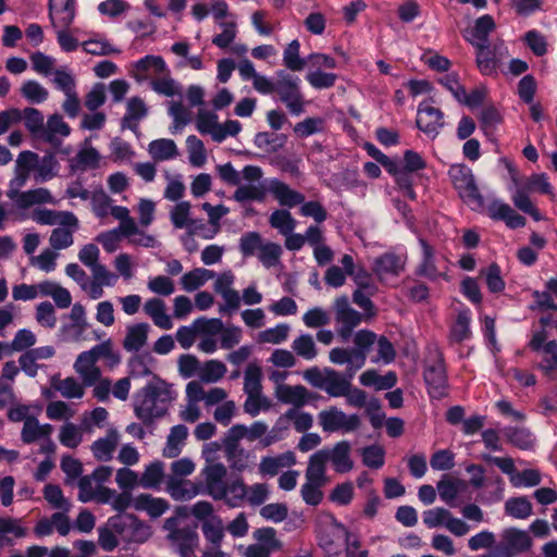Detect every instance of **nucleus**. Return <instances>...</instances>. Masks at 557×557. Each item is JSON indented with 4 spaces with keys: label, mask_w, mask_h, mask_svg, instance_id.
<instances>
[{
    "label": "nucleus",
    "mask_w": 557,
    "mask_h": 557,
    "mask_svg": "<svg viewBox=\"0 0 557 557\" xmlns=\"http://www.w3.org/2000/svg\"><path fill=\"white\" fill-rule=\"evenodd\" d=\"M215 273L205 268H196L186 272L181 277L182 288L186 292H194L205 285L209 280L213 278Z\"/></svg>",
    "instance_id": "47"
},
{
    "label": "nucleus",
    "mask_w": 557,
    "mask_h": 557,
    "mask_svg": "<svg viewBox=\"0 0 557 557\" xmlns=\"http://www.w3.org/2000/svg\"><path fill=\"white\" fill-rule=\"evenodd\" d=\"M150 325L147 322L133 323L126 326L123 348L128 352H137L147 345Z\"/></svg>",
    "instance_id": "23"
},
{
    "label": "nucleus",
    "mask_w": 557,
    "mask_h": 557,
    "mask_svg": "<svg viewBox=\"0 0 557 557\" xmlns=\"http://www.w3.org/2000/svg\"><path fill=\"white\" fill-rule=\"evenodd\" d=\"M487 212L490 218L504 221L510 228H519L525 225V219L500 200L492 201L487 207Z\"/></svg>",
    "instance_id": "24"
},
{
    "label": "nucleus",
    "mask_w": 557,
    "mask_h": 557,
    "mask_svg": "<svg viewBox=\"0 0 557 557\" xmlns=\"http://www.w3.org/2000/svg\"><path fill=\"white\" fill-rule=\"evenodd\" d=\"M326 463L325 457L320 450L312 454L309 457L305 471V480L327 484L329 479L326 476Z\"/></svg>",
    "instance_id": "38"
},
{
    "label": "nucleus",
    "mask_w": 557,
    "mask_h": 557,
    "mask_svg": "<svg viewBox=\"0 0 557 557\" xmlns=\"http://www.w3.org/2000/svg\"><path fill=\"white\" fill-rule=\"evenodd\" d=\"M37 159L38 154L33 151L24 150L20 152L15 161L14 177L9 185L22 188L26 184L30 172H36Z\"/></svg>",
    "instance_id": "20"
},
{
    "label": "nucleus",
    "mask_w": 557,
    "mask_h": 557,
    "mask_svg": "<svg viewBox=\"0 0 557 557\" xmlns=\"http://www.w3.org/2000/svg\"><path fill=\"white\" fill-rule=\"evenodd\" d=\"M83 352L89 355V357L96 362L99 359L107 360L110 367L116 366L121 360L120 355L114 351L113 344L110 339H107L101 344L94 346L91 349Z\"/></svg>",
    "instance_id": "57"
},
{
    "label": "nucleus",
    "mask_w": 557,
    "mask_h": 557,
    "mask_svg": "<svg viewBox=\"0 0 557 557\" xmlns=\"http://www.w3.org/2000/svg\"><path fill=\"white\" fill-rule=\"evenodd\" d=\"M513 182L517 185L511 196V200L515 207L518 208L520 211L530 214L535 221H540L542 216L529 196V194L532 191L529 188H527V186L523 183L521 185H518L516 180H513Z\"/></svg>",
    "instance_id": "43"
},
{
    "label": "nucleus",
    "mask_w": 557,
    "mask_h": 557,
    "mask_svg": "<svg viewBox=\"0 0 557 557\" xmlns=\"http://www.w3.org/2000/svg\"><path fill=\"white\" fill-rule=\"evenodd\" d=\"M20 189L21 188H15L14 186L9 185V189L7 191V196L20 209H27L35 205L57 203V200L54 199L50 190L47 188L39 187L26 191H21Z\"/></svg>",
    "instance_id": "12"
},
{
    "label": "nucleus",
    "mask_w": 557,
    "mask_h": 557,
    "mask_svg": "<svg viewBox=\"0 0 557 557\" xmlns=\"http://www.w3.org/2000/svg\"><path fill=\"white\" fill-rule=\"evenodd\" d=\"M494 29H495L494 18L491 15L485 14L475 21L473 28L466 36V39L473 47L487 45L488 35Z\"/></svg>",
    "instance_id": "35"
},
{
    "label": "nucleus",
    "mask_w": 557,
    "mask_h": 557,
    "mask_svg": "<svg viewBox=\"0 0 557 557\" xmlns=\"http://www.w3.org/2000/svg\"><path fill=\"white\" fill-rule=\"evenodd\" d=\"M205 476V483L208 494L216 499L221 500L225 498V476L227 474V468L222 463L206 465L202 469Z\"/></svg>",
    "instance_id": "14"
},
{
    "label": "nucleus",
    "mask_w": 557,
    "mask_h": 557,
    "mask_svg": "<svg viewBox=\"0 0 557 557\" xmlns=\"http://www.w3.org/2000/svg\"><path fill=\"white\" fill-rule=\"evenodd\" d=\"M227 372L226 366L216 359H211L201 364L199 380L203 383H216Z\"/></svg>",
    "instance_id": "56"
},
{
    "label": "nucleus",
    "mask_w": 557,
    "mask_h": 557,
    "mask_svg": "<svg viewBox=\"0 0 557 557\" xmlns=\"http://www.w3.org/2000/svg\"><path fill=\"white\" fill-rule=\"evenodd\" d=\"M475 48V63L481 74L496 76L498 67L508 58L509 51L503 40L495 41L492 46L484 45Z\"/></svg>",
    "instance_id": "5"
},
{
    "label": "nucleus",
    "mask_w": 557,
    "mask_h": 557,
    "mask_svg": "<svg viewBox=\"0 0 557 557\" xmlns=\"http://www.w3.org/2000/svg\"><path fill=\"white\" fill-rule=\"evenodd\" d=\"M296 465V456L288 450L276 456H264L261 458L258 471L261 476H275L283 468Z\"/></svg>",
    "instance_id": "21"
},
{
    "label": "nucleus",
    "mask_w": 557,
    "mask_h": 557,
    "mask_svg": "<svg viewBox=\"0 0 557 557\" xmlns=\"http://www.w3.org/2000/svg\"><path fill=\"white\" fill-rule=\"evenodd\" d=\"M84 386L83 382H78L73 376L52 381V387L59 392L62 397L67 399H81L85 394Z\"/></svg>",
    "instance_id": "49"
},
{
    "label": "nucleus",
    "mask_w": 557,
    "mask_h": 557,
    "mask_svg": "<svg viewBox=\"0 0 557 557\" xmlns=\"http://www.w3.org/2000/svg\"><path fill=\"white\" fill-rule=\"evenodd\" d=\"M143 310L145 314L151 319L153 324L161 330H171L173 321L168 314L166 304L159 297H151L144 302Z\"/></svg>",
    "instance_id": "22"
},
{
    "label": "nucleus",
    "mask_w": 557,
    "mask_h": 557,
    "mask_svg": "<svg viewBox=\"0 0 557 557\" xmlns=\"http://www.w3.org/2000/svg\"><path fill=\"white\" fill-rule=\"evenodd\" d=\"M73 367L85 386H91L100 379V368L87 354L81 352Z\"/></svg>",
    "instance_id": "28"
},
{
    "label": "nucleus",
    "mask_w": 557,
    "mask_h": 557,
    "mask_svg": "<svg viewBox=\"0 0 557 557\" xmlns=\"http://www.w3.org/2000/svg\"><path fill=\"white\" fill-rule=\"evenodd\" d=\"M268 191V187L265 188L261 184H246L240 185L235 190L233 198L237 202H246V201H263Z\"/></svg>",
    "instance_id": "61"
},
{
    "label": "nucleus",
    "mask_w": 557,
    "mask_h": 557,
    "mask_svg": "<svg viewBox=\"0 0 557 557\" xmlns=\"http://www.w3.org/2000/svg\"><path fill=\"white\" fill-rule=\"evenodd\" d=\"M79 222L76 218V225L59 224L51 231L49 244L53 250H63L74 243L73 234L78 230Z\"/></svg>",
    "instance_id": "37"
},
{
    "label": "nucleus",
    "mask_w": 557,
    "mask_h": 557,
    "mask_svg": "<svg viewBox=\"0 0 557 557\" xmlns=\"http://www.w3.org/2000/svg\"><path fill=\"white\" fill-rule=\"evenodd\" d=\"M133 507L136 510L146 511L152 518H158L169 509V503L163 498L140 494L134 498Z\"/></svg>",
    "instance_id": "36"
},
{
    "label": "nucleus",
    "mask_w": 557,
    "mask_h": 557,
    "mask_svg": "<svg viewBox=\"0 0 557 557\" xmlns=\"http://www.w3.org/2000/svg\"><path fill=\"white\" fill-rule=\"evenodd\" d=\"M53 432V426L49 423L41 424L36 417L28 419L23 424L21 431V441L24 444H32L42 438H48Z\"/></svg>",
    "instance_id": "31"
},
{
    "label": "nucleus",
    "mask_w": 557,
    "mask_h": 557,
    "mask_svg": "<svg viewBox=\"0 0 557 557\" xmlns=\"http://www.w3.org/2000/svg\"><path fill=\"white\" fill-rule=\"evenodd\" d=\"M92 280L90 281V299H99L103 296L104 287H112L117 281V275L111 272L104 264L97 263L90 268Z\"/></svg>",
    "instance_id": "18"
},
{
    "label": "nucleus",
    "mask_w": 557,
    "mask_h": 557,
    "mask_svg": "<svg viewBox=\"0 0 557 557\" xmlns=\"http://www.w3.org/2000/svg\"><path fill=\"white\" fill-rule=\"evenodd\" d=\"M283 248L280 244L265 240L259 250L257 258L267 269L275 268L281 263Z\"/></svg>",
    "instance_id": "53"
},
{
    "label": "nucleus",
    "mask_w": 557,
    "mask_h": 557,
    "mask_svg": "<svg viewBox=\"0 0 557 557\" xmlns=\"http://www.w3.org/2000/svg\"><path fill=\"white\" fill-rule=\"evenodd\" d=\"M423 523L429 528L445 527V529L457 537L465 536L470 531V525L462 519L456 518L443 507H435L423 512Z\"/></svg>",
    "instance_id": "9"
},
{
    "label": "nucleus",
    "mask_w": 557,
    "mask_h": 557,
    "mask_svg": "<svg viewBox=\"0 0 557 557\" xmlns=\"http://www.w3.org/2000/svg\"><path fill=\"white\" fill-rule=\"evenodd\" d=\"M188 436V429L184 424L174 425L168 435L162 455L166 458H175L181 451Z\"/></svg>",
    "instance_id": "40"
},
{
    "label": "nucleus",
    "mask_w": 557,
    "mask_h": 557,
    "mask_svg": "<svg viewBox=\"0 0 557 557\" xmlns=\"http://www.w3.org/2000/svg\"><path fill=\"white\" fill-rule=\"evenodd\" d=\"M275 397L284 404L293 405L299 409L306 405L310 397L309 391L302 385L278 384L275 387Z\"/></svg>",
    "instance_id": "26"
},
{
    "label": "nucleus",
    "mask_w": 557,
    "mask_h": 557,
    "mask_svg": "<svg viewBox=\"0 0 557 557\" xmlns=\"http://www.w3.org/2000/svg\"><path fill=\"white\" fill-rule=\"evenodd\" d=\"M201 530L205 539L214 547H220L224 537L223 521L220 517H211L202 522Z\"/></svg>",
    "instance_id": "54"
},
{
    "label": "nucleus",
    "mask_w": 557,
    "mask_h": 557,
    "mask_svg": "<svg viewBox=\"0 0 557 557\" xmlns=\"http://www.w3.org/2000/svg\"><path fill=\"white\" fill-rule=\"evenodd\" d=\"M532 546V537L524 530L507 528L500 534V542L496 547L498 557H516L528 552Z\"/></svg>",
    "instance_id": "10"
},
{
    "label": "nucleus",
    "mask_w": 557,
    "mask_h": 557,
    "mask_svg": "<svg viewBox=\"0 0 557 557\" xmlns=\"http://www.w3.org/2000/svg\"><path fill=\"white\" fill-rule=\"evenodd\" d=\"M153 91L166 97H173L181 94V86L172 78L171 72L166 66L164 72H160L150 81Z\"/></svg>",
    "instance_id": "45"
},
{
    "label": "nucleus",
    "mask_w": 557,
    "mask_h": 557,
    "mask_svg": "<svg viewBox=\"0 0 557 557\" xmlns=\"http://www.w3.org/2000/svg\"><path fill=\"white\" fill-rule=\"evenodd\" d=\"M109 523L126 542L144 543L151 536L150 528L133 515L114 517Z\"/></svg>",
    "instance_id": "11"
},
{
    "label": "nucleus",
    "mask_w": 557,
    "mask_h": 557,
    "mask_svg": "<svg viewBox=\"0 0 557 557\" xmlns=\"http://www.w3.org/2000/svg\"><path fill=\"white\" fill-rule=\"evenodd\" d=\"M52 26L70 27L75 16L74 0H49Z\"/></svg>",
    "instance_id": "25"
},
{
    "label": "nucleus",
    "mask_w": 557,
    "mask_h": 557,
    "mask_svg": "<svg viewBox=\"0 0 557 557\" xmlns=\"http://www.w3.org/2000/svg\"><path fill=\"white\" fill-rule=\"evenodd\" d=\"M190 208L191 205L189 201H181L176 203L170 212V219L175 228H191L196 223L195 220L190 219Z\"/></svg>",
    "instance_id": "60"
},
{
    "label": "nucleus",
    "mask_w": 557,
    "mask_h": 557,
    "mask_svg": "<svg viewBox=\"0 0 557 557\" xmlns=\"http://www.w3.org/2000/svg\"><path fill=\"white\" fill-rule=\"evenodd\" d=\"M248 486L242 478H237L225 485L226 504L231 507H237L247 496Z\"/></svg>",
    "instance_id": "64"
},
{
    "label": "nucleus",
    "mask_w": 557,
    "mask_h": 557,
    "mask_svg": "<svg viewBox=\"0 0 557 557\" xmlns=\"http://www.w3.org/2000/svg\"><path fill=\"white\" fill-rule=\"evenodd\" d=\"M59 162L53 153H48L41 159L38 157L35 178L39 182H46L58 174Z\"/></svg>",
    "instance_id": "58"
},
{
    "label": "nucleus",
    "mask_w": 557,
    "mask_h": 557,
    "mask_svg": "<svg viewBox=\"0 0 557 557\" xmlns=\"http://www.w3.org/2000/svg\"><path fill=\"white\" fill-rule=\"evenodd\" d=\"M262 370L261 367L255 362L247 366L244 373V392L246 395L262 393Z\"/></svg>",
    "instance_id": "55"
},
{
    "label": "nucleus",
    "mask_w": 557,
    "mask_h": 557,
    "mask_svg": "<svg viewBox=\"0 0 557 557\" xmlns=\"http://www.w3.org/2000/svg\"><path fill=\"white\" fill-rule=\"evenodd\" d=\"M269 224L284 236L295 231L297 221L288 210L276 209L270 214Z\"/></svg>",
    "instance_id": "50"
},
{
    "label": "nucleus",
    "mask_w": 557,
    "mask_h": 557,
    "mask_svg": "<svg viewBox=\"0 0 557 557\" xmlns=\"http://www.w3.org/2000/svg\"><path fill=\"white\" fill-rule=\"evenodd\" d=\"M470 322V311H459L456 321L450 327L449 342L453 344H459L466 339H469L471 336Z\"/></svg>",
    "instance_id": "48"
},
{
    "label": "nucleus",
    "mask_w": 557,
    "mask_h": 557,
    "mask_svg": "<svg viewBox=\"0 0 557 557\" xmlns=\"http://www.w3.org/2000/svg\"><path fill=\"white\" fill-rule=\"evenodd\" d=\"M304 379L314 388L324 391L330 397H342L346 394L354 374L341 373L332 368L312 367L304 371Z\"/></svg>",
    "instance_id": "2"
},
{
    "label": "nucleus",
    "mask_w": 557,
    "mask_h": 557,
    "mask_svg": "<svg viewBox=\"0 0 557 557\" xmlns=\"http://www.w3.org/2000/svg\"><path fill=\"white\" fill-rule=\"evenodd\" d=\"M269 425L263 421H255L250 426H246V440L255 442L260 440L263 447H269L280 438L274 433H268Z\"/></svg>",
    "instance_id": "51"
},
{
    "label": "nucleus",
    "mask_w": 557,
    "mask_h": 557,
    "mask_svg": "<svg viewBox=\"0 0 557 557\" xmlns=\"http://www.w3.org/2000/svg\"><path fill=\"white\" fill-rule=\"evenodd\" d=\"M420 246L422 248V260L419 267L417 268V274L420 276H424L431 281H435L445 274L440 272L435 265V257L434 249L428 242L423 238L419 239Z\"/></svg>",
    "instance_id": "32"
},
{
    "label": "nucleus",
    "mask_w": 557,
    "mask_h": 557,
    "mask_svg": "<svg viewBox=\"0 0 557 557\" xmlns=\"http://www.w3.org/2000/svg\"><path fill=\"white\" fill-rule=\"evenodd\" d=\"M230 468L236 472H245L252 468V456L243 446L224 449Z\"/></svg>",
    "instance_id": "44"
},
{
    "label": "nucleus",
    "mask_w": 557,
    "mask_h": 557,
    "mask_svg": "<svg viewBox=\"0 0 557 557\" xmlns=\"http://www.w3.org/2000/svg\"><path fill=\"white\" fill-rule=\"evenodd\" d=\"M292 349L296 356L308 361L315 359L319 355L313 336L308 333H302L295 337L292 343Z\"/></svg>",
    "instance_id": "46"
},
{
    "label": "nucleus",
    "mask_w": 557,
    "mask_h": 557,
    "mask_svg": "<svg viewBox=\"0 0 557 557\" xmlns=\"http://www.w3.org/2000/svg\"><path fill=\"white\" fill-rule=\"evenodd\" d=\"M423 377L432 398L440 399L447 395V373L443 355L440 351L436 350L432 359L426 361Z\"/></svg>",
    "instance_id": "6"
},
{
    "label": "nucleus",
    "mask_w": 557,
    "mask_h": 557,
    "mask_svg": "<svg viewBox=\"0 0 557 557\" xmlns=\"http://www.w3.org/2000/svg\"><path fill=\"white\" fill-rule=\"evenodd\" d=\"M278 81L275 82V91L280 100L294 115H300L305 111V102L299 89V79L281 71L277 73Z\"/></svg>",
    "instance_id": "7"
},
{
    "label": "nucleus",
    "mask_w": 557,
    "mask_h": 557,
    "mask_svg": "<svg viewBox=\"0 0 557 557\" xmlns=\"http://www.w3.org/2000/svg\"><path fill=\"white\" fill-rule=\"evenodd\" d=\"M448 174L461 199L473 210L481 209L483 197L475 184L471 169L465 164H454L450 166Z\"/></svg>",
    "instance_id": "3"
},
{
    "label": "nucleus",
    "mask_w": 557,
    "mask_h": 557,
    "mask_svg": "<svg viewBox=\"0 0 557 557\" xmlns=\"http://www.w3.org/2000/svg\"><path fill=\"white\" fill-rule=\"evenodd\" d=\"M148 153L156 162H161L176 158L178 149L174 140L161 138L149 143Z\"/></svg>",
    "instance_id": "41"
},
{
    "label": "nucleus",
    "mask_w": 557,
    "mask_h": 557,
    "mask_svg": "<svg viewBox=\"0 0 557 557\" xmlns=\"http://www.w3.org/2000/svg\"><path fill=\"white\" fill-rule=\"evenodd\" d=\"M120 441L121 434L119 431L114 428L109 429L103 437H99L91 444L90 450L92 456L98 461H110Z\"/></svg>",
    "instance_id": "19"
},
{
    "label": "nucleus",
    "mask_w": 557,
    "mask_h": 557,
    "mask_svg": "<svg viewBox=\"0 0 557 557\" xmlns=\"http://www.w3.org/2000/svg\"><path fill=\"white\" fill-rule=\"evenodd\" d=\"M372 270L382 281L387 275L397 276L404 270V262L394 253H384L374 260Z\"/></svg>",
    "instance_id": "29"
},
{
    "label": "nucleus",
    "mask_w": 557,
    "mask_h": 557,
    "mask_svg": "<svg viewBox=\"0 0 557 557\" xmlns=\"http://www.w3.org/2000/svg\"><path fill=\"white\" fill-rule=\"evenodd\" d=\"M169 540L181 557H191L199 541L197 532L189 528L173 530Z\"/></svg>",
    "instance_id": "17"
},
{
    "label": "nucleus",
    "mask_w": 557,
    "mask_h": 557,
    "mask_svg": "<svg viewBox=\"0 0 557 557\" xmlns=\"http://www.w3.org/2000/svg\"><path fill=\"white\" fill-rule=\"evenodd\" d=\"M32 219L41 225L70 224L76 225V216L70 211H54L50 209H37Z\"/></svg>",
    "instance_id": "30"
},
{
    "label": "nucleus",
    "mask_w": 557,
    "mask_h": 557,
    "mask_svg": "<svg viewBox=\"0 0 557 557\" xmlns=\"http://www.w3.org/2000/svg\"><path fill=\"white\" fill-rule=\"evenodd\" d=\"M337 335L347 342L352 331L363 321L368 320L363 313L354 309L347 296L337 297L333 304Z\"/></svg>",
    "instance_id": "4"
},
{
    "label": "nucleus",
    "mask_w": 557,
    "mask_h": 557,
    "mask_svg": "<svg viewBox=\"0 0 557 557\" xmlns=\"http://www.w3.org/2000/svg\"><path fill=\"white\" fill-rule=\"evenodd\" d=\"M268 191L282 207L294 208L305 200V196L301 193L290 188L286 183L277 178L269 181Z\"/></svg>",
    "instance_id": "16"
},
{
    "label": "nucleus",
    "mask_w": 557,
    "mask_h": 557,
    "mask_svg": "<svg viewBox=\"0 0 557 557\" xmlns=\"http://www.w3.org/2000/svg\"><path fill=\"white\" fill-rule=\"evenodd\" d=\"M417 126L428 136L435 138L444 126V114L438 108L423 101L418 107Z\"/></svg>",
    "instance_id": "13"
},
{
    "label": "nucleus",
    "mask_w": 557,
    "mask_h": 557,
    "mask_svg": "<svg viewBox=\"0 0 557 557\" xmlns=\"http://www.w3.org/2000/svg\"><path fill=\"white\" fill-rule=\"evenodd\" d=\"M166 70L163 58L159 55H146L135 63L134 77L137 82L153 78L160 72Z\"/></svg>",
    "instance_id": "27"
},
{
    "label": "nucleus",
    "mask_w": 557,
    "mask_h": 557,
    "mask_svg": "<svg viewBox=\"0 0 557 557\" xmlns=\"http://www.w3.org/2000/svg\"><path fill=\"white\" fill-rule=\"evenodd\" d=\"M318 421L322 430L327 433H349L360 426V419L357 414H346L334 406L321 410L318 414Z\"/></svg>",
    "instance_id": "8"
},
{
    "label": "nucleus",
    "mask_w": 557,
    "mask_h": 557,
    "mask_svg": "<svg viewBox=\"0 0 557 557\" xmlns=\"http://www.w3.org/2000/svg\"><path fill=\"white\" fill-rule=\"evenodd\" d=\"M170 496L180 502L190 500L199 494L198 486L191 481L170 476L166 483Z\"/></svg>",
    "instance_id": "34"
},
{
    "label": "nucleus",
    "mask_w": 557,
    "mask_h": 557,
    "mask_svg": "<svg viewBox=\"0 0 557 557\" xmlns=\"http://www.w3.org/2000/svg\"><path fill=\"white\" fill-rule=\"evenodd\" d=\"M37 338L34 332L28 329L18 330L13 339L8 343V354L12 352H21L32 349V347L36 344Z\"/></svg>",
    "instance_id": "62"
},
{
    "label": "nucleus",
    "mask_w": 557,
    "mask_h": 557,
    "mask_svg": "<svg viewBox=\"0 0 557 557\" xmlns=\"http://www.w3.org/2000/svg\"><path fill=\"white\" fill-rule=\"evenodd\" d=\"M376 342V334L369 330H360L354 336L355 358L358 362L357 367H363L370 348Z\"/></svg>",
    "instance_id": "42"
},
{
    "label": "nucleus",
    "mask_w": 557,
    "mask_h": 557,
    "mask_svg": "<svg viewBox=\"0 0 557 557\" xmlns=\"http://www.w3.org/2000/svg\"><path fill=\"white\" fill-rule=\"evenodd\" d=\"M70 133L71 128L67 123L64 122L63 117L60 114H52L49 116L47 124L45 125L41 139L52 144L54 143L57 135L66 137Z\"/></svg>",
    "instance_id": "52"
},
{
    "label": "nucleus",
    "mask_w": 557,
    "mask_h": 557,
    "mask_svg": "<svg viewBox=\"0 0 557 557\" xmlns=\"http://www.w3.org/2000/svg\"><path fill=\"white\" fill-rule=\"evenodd\" d=\"M320 451L324 455L326 462H332L336 472L346 473L352 470L354 461L350 457L351 445L349 442L341 441L332 448H323Z\"/></svg>",
    "instance_id": "15"
},
{
    "label": "nucleus",
    "mask_w": 557,
    "mask_h": 557,
    "mask_svg": "<svg viewBox=\"0 0 557 557\" xmlns=\"http://www.w3.org/2000/svg\"><path fill=\"white\" fill-rule=\"evenodd\" d=\"M148 114V108L143 99L133 97L127 101L126 113L122 120V126L132 131L138 128V123Z\"/></svg>",
    "instance_id": "39"
},
{
    "label": "nucleus",
    "mask_w": 557,
    "mask_h": 557,
    "mask_svg": "<svg viewBox=\"0 0 557 557\" xmlns=\"http://www.w3.org/2000/svg\"><path fill=\"white\" fill-rule=\"evenodd\" d=\"M21 95L30 103L45 102L49 97V91L37 81H25L21 86Z\"/></svg>",
    "instance_id": "63"
},
{
    "label": "nucleus",
    "mask_w": 557,
    "mask_h": 557,
    "mask_svg": "<svg viewBox=\"0 0 557 557\" xmlns=\"http://www.w3.org/2000/svg\"><path fill=\"white\" fill-rule=\"evenodd\" d=\"M164 476V465L161 461H154L148 465L139 481V485L144 488H156L158 487Z\"/></svg>",
    "instance_id": "59"
},
{
    "label": "nucleus",
    "mask_w": 557,
    "mask_h": 557,
    "mask_svg": "<svg viewBox=\"0 0 557 557\" xmlns=\"http://www.w3.org/2000/svg\"><path fill=\"white\" fill-rule=\"evenodd\" d=\"M176 394L165 381L154 377L144 386L136 397L135 414L147 422L163 417Z\"/></svg>",
    "instance_id": "1"
},
{
    "label": "nucleus",
    "mask_w": 557,
    "mask_h": 557,
    "mask_svg": "<svg viewBox=\"0 0 557 557\" xmlns=\"http://www.w3.org/2000/svg\"><path fill=\"white\" fill-rule=\"evenodd\" d=\"M27 530L21 524V520L13 517H0V549L14 544L10 535L22 539Z\"/></svg>",
    "instance_id": "33"
}]
</instances>
